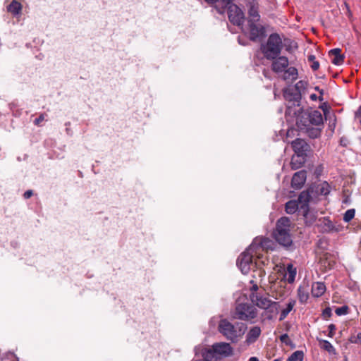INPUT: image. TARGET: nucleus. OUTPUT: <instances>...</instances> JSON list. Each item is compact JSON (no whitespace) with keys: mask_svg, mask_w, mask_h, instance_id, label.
Here are the masks:
<instances>
[{"mask_svg":"<svg viewBox=\"0 0 361 361\" xmlns=\"http://www.w3.org/2000/svg\"><path fill=\"white\" fill-rule=\"evenodd\" d=\"M290 221L288 217L278 219L274 231V238L283 247L288 249L293 245V240L290 234Z\"/></svg>","mask_w":361,"mask_h":361,"instance_id":"1","label":"nucleus"},{"mask_svg":"<svg viewBox=\"0 0 361 361\" xmlns=\"http://www.w3.org/2000/svg\"><path fill=\"white\" fill-rule=\"evenodd\" d=\"M246 329V325L243 323L234 325L227 319H221L218 326L219 332L233 343H236L243 336Z\"/></svg>","mask_w":361,"mask_h":361,"instance_id":"2","label":"nucleus"},{"mask_svg":"<svg viewBox=\"0 0 361 361\" xmlns=\"http://www.w3.org/2000/svg\"><path fill=\"white\" fill-rule=\"evenodd\" d=\"M271 70L277 73L283 74V79L284 80L294 81L298 78V70L295 67H288L289 61L286 56H279L272 59Z\"/></svg>","mask_w":361,"mask_h":361,"instance_id":"3","label":"nucleus"},{"mask_svg":"<svg viewBox=\"0 0 361 361\" xmlns=\"http://www.w3.org/2000/svg\"><path fill=\"white\" fill-rule=\"evenodd\" d=\"M283 44L282 39L277 33L271 34L266 44L261 46V50L264 57L268 59H274L279 56L283 49Z\"/></svg>","mask_w":361,"mask_h":361,"instance_id":"4","label":"nucleus"},{"mask_svg":"<svg viewBox=\"0 0 361 361\" xmlns=\"http://www.w3.org/2000/svg\"><path fill=\"white\" fill-rule=\"evenodd\" d=\"M257 242V240L252 243L245 251L240 254L237 259V266L243 274H247L252 265V258L255 256V248ZM256 256L257 257V255Z\"/></svg>","mask_w":361,"mask_h":361,"instance_id":"5","label":"nucleus"},{"mask_svg":"<svg viewBox=\"0 0 361 361\" xmlns=\"http://www.w3.org/2000/svg\"><path fill=\"white\" fill-rule=\"evenodd\" d=\"M233 0H222V4L228 7V17L231 23L237 26H242L244 20V13L235 4H232Z\"/></svg>","mask_w":361,"mask_h":361,"instance_id":"6","label":"nucleus"},{"mask_svg":"<svg viewBox=\"0 0 361 361\" xmlns=\"http://www.w3.org/2000/svg\"><path fill=\"white\" fill-rule=\"evenodd\" d=\"M292 147L295 153V155L293 156L291 159V168L294 170L300 168V165H296L295 161L298 158L302 157L304 159V157L307 155V152L310 150V145L307 142L302 139L297 138L291 142Z\"/></svg>","mask_w":361,"mask_h":361,"instance_id":"7","label":"nucleus"},{"mask_svg":"<svg viewBox=\"0 0 361 361\" xmlns=\"http://www.w3.org/2000/svg\"><path fill=\"white\" fill-rule=\"evenodd\" d=\"M257 315V309L247 303L238 304L235 309L233 317L240 320L249 321Z\"/></svg>","mask_w":361,"mask_h":361,"instance_id":"8","label":"nucleus"},{"mask_svg":"<svg viewBox=\"0 0 361 361\" xmlns=\"http://www.w3.org/2000/svg\"><path fill=\"white\" fill-rule=\"evenodd\" d=\"M259 20H247V32L250 35V39L252 41L262 38L265 35V29L264 26L259 23Z\"/></svg>","mask_w":361,"mask_h":361,"instance_id":"9","label":"nucleus"},{"mask_svg":"<svg viewBox=\"0 0 361 361\" xmlns=\"http://www.w3.org/2000/svg\"><path fill=\"white\" fill-rule=\"evenodd\" d=\"M250 299L253 303L262 309H267L274 306L276 309L279 306V303L273 302L267 297L258 295L257 293H252L250 295Z\"/></svg>","mask_w":361,"mask_h":361,"instance_id":"10","label":"nucleus"},{"mask_svg":"<svg viewBox=\"0 0 361 361\" xmlns=\"http://www.w3.org/2000/svg\"><path fill=\"white\" fill-rule=\"evenodd\" d=\"M246 7L249 16L248 20H259V4L257 0H246Z\"/></svg>","mask_w":361,"mask_h":361,"instance_id":"11","label":"nucleus"},{"mask_svg":"<svg viewBox=\"0 0 361 361\" xmlns=\"http://www.w3.org/2000/svg\"><path fill=\"white\" fill-rule=\"evenodd\" d=\"M305 111L308 116L309 127L323 126V117L320 111L312 109H306Z\"/></svg>","mask_w":361,"mask_h":361,"instance_id":"12","label":"nucleus"},{"mask_svg":"<svg viewBox=\"0 0 361 361\" xmlns=\"http://www.w3.org/2000/svg\"><path fill=\"white\" fill-rule=\"evenodd\" d=\"M256 240H257V242L255 248V254L257 255L258 258L260 257V251L274 249V243L272 240L269 238H255L252 243H255Z\"/></svg>","mask_w":361,"mask_h":361,"instance_id":"13","label":"nucleus"},{"mask_svg":"<svg viewBox=\"0 0 361 361\" xmlns=\"http://www.w3.org/2000/svg\"><path fill=\"white\" fill-rule=\"evenodd\" d=\"M306 172L305 171L295 173L291 180L292 187L295 189L301 188L306 180Z\"/></svg>","mask_w":361,"mask_h":361,"instance_id":"14","label":"nucleus"},{"mask_svg":"<svg viewBox=\"0 0 361 361\" xmlns=\"http://www.w3.org/2000/svg\"><path fill=\"white\" fill-rule=\"evenodd\" d=\"M307 118L308 116L305 109H300L298 111L296 114V125L300 130H305L309 127Z\"/></svg>","mask_w":361,"mask_h":361,"instance_id":"15","label":"nucleus"},{"mask_svg":"<svg viewBox=\"0 0 361 361\" xmlns=\"http://www.w3.org/2000/svg\"><path fill=\"white\" fill-rule=\"evenodd\" d=\"M212 348L216 355H230L232 353V348L229 343H218L212 345Z\"/></svg>","mask_w":361,"mask_h":361,"instance_id":"16","label":"nucleus"},{"mask_svg":"<svg viewBox=\"0 0 361 361\" xmlns=\"http://www.w3.org/2000/svg\"><path fill=\"white\" fill-rule=\"evenodd\" d=\"M262 330L259 326L252 327L247 334L246 343L250 345L255 343L261 335Z\"/></svg>","mask_w":361,"mask_h":361,"instance_id":"17","label":"nucleus"},{"mask_svg":"<svg viewBox=\"0 0 361 361\" xmlns=\"http://www.w3.org/2000/svg\"><path fill=\"white\" fill-rule=\"evenodd\" d=\"M341 50L339 48L331 49L329 51V55H332L334 58L332 59V63L335 65H341L344 61V56L341 54Z\"/></svg>","mask_w":361,"mask_h":361,"instance_id":"18","label":"nucleus"},{"mask_svg":"<svg viewBox=\"0 0 361 361\" xmlns=\"http://www.w3.org/2000/svg\"><path fill=\"white\" fill-rule=\"evenodd\" d=\"M326 290V286L324 283L316 282L312 286V294L314 297L322 296Z\"/></svg>","mask_w":361,"mask_h":361,"instance_id":"19","label":"nucleus"},{"mask_svg":"<svg viewBox=\"0 0 361 361\" xmlns=\"http://www.w3.org/2000/svg\"><path fill=\"white\" fill-rule=\"evenodd\" d=\"M296 304V301L293 299H290L286 305V307L284 308L280 314L279 321L283 320L288 314L292 311Z\"/></svg>","mask_w":361,"mask_h":361,"instance_id":"20","label":"nucleus"},{"mask_svg":"<svg viewBox=\"0 0 361 361\" xmlns=\"http://www.w3.org/2000/svg\"><path fill=\"white\" fill-rule=\"evenodd\" d=\"M22 11V5L18 1L13 0L8 6V11L14 16L19 15Z\"/></svg>","mask_w":361,"mask_h":361,"instance_id":"21","label":"nucleus"},{"mask_svg":"<svg viewBox=\"0 0 361 361\" xmlns=\"http://www.w3.org/2000/svg\"><path fill=\"white\" fill-rule=\"evenodd\" d=\"M286 276L287 281L289 283H291L295 281L296 268H295L292 264H288L286 267Z\"/></svg>","mask_w":361,"mask_h":361,"instance_id":"22","label":"nucleus"},{"mask_svg":"<svg viewBox=\"0 0 361 361\" xmlns=\"http://www.w3.org/2000/svg\"><path fill=\"white\" fill-rule=\"evenodd\" d=\"M321 126H310L305 129L308 136L311 138H317L321 135Z\"/></svg>","mask_w":361,"mask_h":361,"instance_id":"23","label":"nucleus"},{"mask_svg":"<svg viewBox=\"0 0 361 361\" xmlns=\"http://www.w3.org/2000/svg\"><path fill=\"white\" fill-rule=\"evenodd\" d=\"M298 209V204L295 200H289L285 206L286 212L290 214L295 213Z\"/></svg>","mask_w":361,"mask_h":361,"instance_id":"24","label":"nucleus"},{"mask_svg":"<svg viewBox=\"0 0 361 361\" xmlns=\"http://www.w3.org/2000/svg\"><path fill=\"white\" fill-rule=\"evenodd\" d=\"M317 192L322 195H327L330 192V185L326 182L319 184L317 187Z\"/></svg>","mask_w":361,"mask_h":361,"instance_id":"25","label":"nucleus"},{"mask_svg":"<svg viewBox=\"0 0 361 361\" xmlns=\"http://www.w3.org/2000/svg\"><path fill=\"white\" fill-rule=\"evenodd\" d=\"M311 198L312 197L310 195L309 191H302L298 197V202L303 204L302 206L303 207V206L307 205V203L310 201Z\"/></svg>","mask_w":361,"mask_h":361,"instance_id":"26","label":"nucleus"},{"mask_svg":"<svg viewBox=\"0 0 361 361\" xmlns=\"http://www.w3.org/2000/svg\"><path fill=\"white\" fill-rule=\"evenodd\" d=\"M204 361H215L216 360V354L213 348L207 350L203 353Z\"/></svg>","mask_w":361,"mask_h":361,"instance_id":"27","label":"nucleus"},{"mask_svg":"<svg viewBox=\"0 0 361 361\" xmlns=\"http://www.w3.org/2000/svg\"><path fill=\"white\" fill-rule=\"evenodd\" d=\"M303 358L304 353L302 350H297L288 357V361H302Z\"/></svg>","mask_w":361,"mask_h":361,"instance_id":"28","label":"nucleus"},{"mask_svg":"<svg viewBox=\"0 0 361 361\" xmlns=\"http://www.w3.org/2000/svg\"><path fill=\"white\" fill-rule=\"evenodd\" d=\"M323 223V230L324 232H331L335 231V227L334 226L333 222L329 219L324 218L322 221Z\"/></svg>","mask_w":361,"mask_h":361,"instance_id":"29","label":"nucleus"},{"mask_svg":"<svg viewBox=\"0 0 361 361\" xmlns=\"http://www.w3.org/2000/svg\"><path fill=\"white\" fill-rule=\"evenodd\" d=\"M304 217H305V223L309 225L312 224L316 221V219H317V216L315 215V214H314L310 211H307L305 213Z\"/></svg>","mask_w":361,"mask_h":361,"instance_id":"30","label":"nucleus"},{"mask_svg":"<svg viewBox=\"0 0 361 361\" xmlns=\"http://www.w3.org/2000/svg\"><path fill=\"white\" fill-rule=\"evenodd\" d=\"M321 343V347L322 348L324 349L325 350L328 351L329 353H333L334 352L335 349L332 344L326 341V340H322L320 341Z\"/></svg>","mask_w":361,"mask_h":361,"instance_id":"31","label":"nucleus"},{"mask_svg":"<svg viewBox=\"0 0 361 361\" xmlns=\"http://www.w3.org/2000/svg\"><path fill=\"white\" fill-rule=\"evenodd\" d=\"M355 209H348L343 215V221L345 222L350 221L355 216Z\"/></svg>","mask_w":361,"mask_h":361,"instance_id":"32","label":"nucleus"},{"mask_svg":"<svg viewBox=\"0 0 361 361\" xmlns=\"http://www.w3.org/2000/svg\"><path fill=\"white\" fill-rule=\"evenodd\" d=\"M298 298L301 302H305L308 299V294L302 288L300 287L298 290Z\"/></svg>","mask_w":361,"mask_h":361,"instance_id":"33","label":"nucleus"},{"mask_svg":"<svg viewBox=\"0 0 361 361\" xmlns=\"http://www.w3.org/2000/svg\"><path fill=\"white\" fill-rule=\"evenodd\" d=\"M348 306H341L340 307H338L335 310V312L337 315L338 316H341V315H345L348 313Z\"/></svg>","mask_w":361,"mask_h":361,"instance_id":"34","label":"nucleus"},{"mask_svg":"<svg viewBox=\"0 0 361 361\" xmlns=\"http://www.w3.org/2000/svg\"><path fill=\"white\" fill-rule=\"evenodd\" d=\"M280 340L281 342L286 343V345H290L292 343V341L289 338V336L286 334H282L280 336Z\"/></svg>","mask_w":361,"mask_h":361,"instance_id":"35","label":"nucleus"},{"mask_svg":"<svg viewBox=\"0 0 361 361\" xmlns=\"http://www.w3.org/2000/svg\"><path fill=\"white\" fill-rule=\"evenodd\" d=\"M305 85H306L305 82H304L302 80H300L295 84V87L297 90L300 91L302 89L305 88Z\"/></svg>","mask_w":361,"mask_h":361,"instance_id":"36","label":"nucleus"},{"mask_svg":"<svg viewBox=\"0 0 361 361\" xmlns=\"http://www.w3.org/2000/svg\"><path fill=\"white\" fill-rule=\"evenodd\" d=\"M328 329L329 330L328 336L329 337H333L335 334L336 326L333 324L329 325Z\"/></svg>","mask_w":361,"mask_h":361,"instance_id":"37","label":"nucleus"},{"mask_svg":"<svg viewBox=\"0 0 361 361\" xmlns=\"http://www.w3.org/2000/svg\"><path fill=\"white\" fill-rule=\"evenodd\" d=\"M322 315L325 318H329L331 316V310L330 307H326L324 310Z\"/></svg>","mask_w":361,"mask_h":361,"instance_id":"38","label":"nucleus"},{"mask_svg":"<svg viewBox=\"0 0 361 361\" xmlns=\"http://www.w3.org/2000/svg\"><path fill=\"white\" fill-rule=\"evenodd\" d=\"M355 118L361 123V106H359L355 113Z\"/></svg>","mask_w":361,"mask_h":361,"instance_id":"39","label":"nucleus"},{"mask_svg":"<svg viewBox=\"0 0 361 361\" xmlns=\"http://www.w3.org/2000/svg\"><path fill=\"white\" fill-rule=\"evenodd\" d=\"M320 108L323 111L324 114L326 115L329 112V106L327 103L324 102L321 106Z\"/></svg>","mask_w":361,"mask_h":361,"instance_id":"40","label":"nucleus"},{"mask_svg":"<svg viewBox=\"0 0 361 361\" xmlns=\"http://www.w3.org/2000/svg\"><path fill=\"white\" fill-rule=\"evenodd\" d=\"M44 120V114H40L38 118H37L35 121H34V123L35 125H39L40 123L42 121H43Z\"/></svg>","mask_w":361,"mask_h":361,"instance_id":"41","label":"nucleus"},{"mask_svg":"<svg viewBox=\"0 0 361 361\" xmlns=\"http://www.w3.org/2000/svg\"><path fill=\"white\" fill-rule=\"evenodd\" d=\"M32 195H33L32 190H29L24 192L23 197L25 199H29L30 197H32Z\"/></svg>","mask_w":361,"mask_h":361,"instance_id":"42","label":"nucleus"},{"mask_svg":"<svg viewBox=\"0 0 361 361\" xmlns=\"http://www.w3.org/2000/svg\"><path fill=\"white\" fill-rule=\"evenodd\" d=\"M311 68L314 71H317L319 68V63L318 61H314L312 62V64L311 65Z\"/></svg>","mask_w":361,"mask_h":361,"instance_id":"43","label":"nucleus"},{"mask_svg":"<svg viewBox=\"0 0 361 361\" xmlns=\"http://www.w3.org/2000/svg\"><path fill=\"white\" fill-rule=\"evenodd\" d=\"M295 162L296 165L300 164V167L302 166V164L305 162V159H302V157L298 158L295 159Z\"/></svg>","mask_w":361,"mask_h":361,"instance_id":"44","label":"nucleus"},{"mask_svg":"<svg viewBox=\"0 0 361 361\" xmlns=\"http://www.w3.org/2000/svg\"><path fill=\"white\" fill-rule=\"evenodd\" d=\"M204 1L209 4H214L217 3L219 0H204ZM221 1L222 2V0H221Z\"/></svg>","mask_w":361,"mask_h":361,"instance_id":"45","label":"nucleus"},{"mask_svg":"<svg viewBox=\"0 0 361 361\" xmlns=\"http://www.w3.org/2000/svg\"><path fill=\"white\" fill-rule=\"evenodd\" d=\"M310 98L311 100L312 101H316L317 99V96L315 94H312L310 96Z\"/></svg>","mask_w":361,"mask_h":361,"instance_id":"46","label":"nucleus"},{"mask_svg":"<svg viewBox=\"0 0 361 361\" xmlns=\"http://www.w3.org/2000/svg\"><path fill=\"white\" fill-rule=\"evenodd\" d=\"M314 89L315 90L318 91V92H319L320 94H324V90L320 89L318 86H316Z\"/></svg>","mask_w":361,"mask_h":361,"instance_id":"47","label":"nucleus"},{"mask_svg":"<svg viewBox=\"0 0 361 361\" xmlns=\"http://www.w3.org/2000/svg\"><path fill=\"white\" fill-rule=\"evenodd\" d=\"M216 9L217 10V11L219 13H223L224 12V8L222 7L221 8H219L217 6L215 7Z\"/></svg>","mask_w":361,"mask_h":361,"instance_id":"48","label":"nucleus"},{"mask_svg":"<svg viewBox=\"0 0 361 361\" xmlns=\"http://www.w3.org/2000/svg\"><path fill=\"white\" fill-rule=\"evenodd\" d=\"M308 60L310 61H315V56L314 55H310L308 56Z\"/></svg>","mask_w":361,"mask_h":361,"instance_id":"49","label":"nucleus"},{"mask_svg":"<svg viewBox=\"0 0 361 361\" xmlns=\"http://www.w3.org/2000/svg\"><path fill=\"white\" fill-rule=\"evenodd\" d=\"M258 290V286L257 284H254L252 287L251 288V290L252 291H257Z\"/></svg>","mask_w":361,"mask_h":361,"instance_id":"50","label":"nucleus"},{"mask_svg":"<svg viewBox=\"0 0 361 361\" xmlns=\"http://www.w3.org/2000/svg\"><path fill=\"white\" fill-rule=\"evenodd\" d=\"M248 361H259V360L256 357H251Z\"/></svg>","mask_w":361,"mask_h":361,"instance_id":"51","label":"nucleus"},{"mask_svg":"<svg viewBox=\"0 0 361 361\" xmlns=\"http://www.w3.org/2000/svg\"><path fill=\"white\" fill-rule=\"evenodd\" d=\"M357 338L361 342V332L357 334Z\"/></svg>","mask_w":361,"mask_h":361,"instance_id":"52","label":"nucleus"},{"mask_svg":"<svg viewBox=\"0 0 361 361\" xmlns=\"http://www.w3.org/2000/svg\"><path fill=\"white\" fill-rule=\"evenodd\" d=\"M322 95L323 94H320V96L317 97L319 99V101H322L324 99Z\"/></svg>","mask_w":361,"mask_h":361,"instance_id":"53","label":"nucleus"},{"mask_svg":"<svg viewBox=\"0 0 361 361\" xmlns=\"http://www.w3.org/2000/svg\"><path fill=\"white\" fill-rule=\"evenodd\" d=\"M263 74L265 77H267V71L266 70L263 71Z\"/></svg>","mask_w":361,"mask_h":361,"instance_id":"54","label":"nucleus"},{"mask_svg":"<svg viewBox=\"0 0 361 361\" xmlns=\"http://www.w3.org/2000/svg\"><path fill=\"white\" fill-rule=\"evenodd\" d=\"M274 361H281V360H279V359H276V360H274Z\"/></svg>","mask_w":361,"mask_h":361,"instance_id":"55","label":"nucleus"},{"mask_svg":"<svg viewBox=\"0 0 361 361\" xmlns=\"http://www.w3.org/2000/svg\"><path fill=\"white\" fill-rule=\"evenodd\" d=\"M290 132V130H288V132H287L288 135H289Z\"/></svg>","mask_w":361,"mask_h":361,"instance_id":"56","label":"nucleus"},{"mask_svg":"<svg viewBox=\"0 0 361 361\" xmlns=\"http://www.w3.org/2000/svg\"><path fill=\"white\" fill-rule=\"evenodd\" d=\"M345 361H348L347 359H345Z\"/></svg>","mask_w":361,"mask_h":361,"instance_id":"57","label":"nucleus"}]
</instances>
